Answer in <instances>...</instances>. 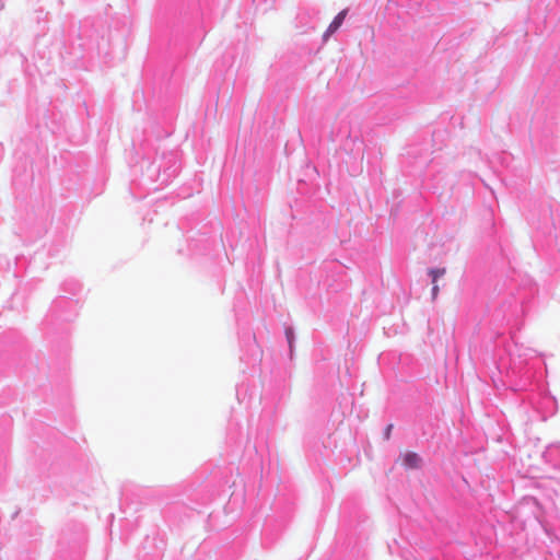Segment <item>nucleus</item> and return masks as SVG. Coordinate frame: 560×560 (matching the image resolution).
I'll use <instances>...</instances> for the list:
<instances>
[{
  "label": "nucleus",
  "mask_w": 560,
  "mask_h": 560,
  "mask_svg": "<svg viewBox=\"0 0 560 560\" xmlns=\"http://www.w3.org/2000/svg\"><path fill=\"white\" fill-rule=\"evenodd\" d=\"M432 291H433V296H435L438 294V291H439L438 285L434 284Z\"/></svg>",
  "instance_id": "obj_4"
},
{
  "label": "nucleus",
  "mask_w": 560,
  "mask_h": 560,
  "mask_svg": "<svg viewBox=\"0 0 560 560\" xmlns=\"http://www.w3.org/2000/svg\"><path fill=\"white\" fill-rule=\"evenodd\" d=\"M347 13H348V10L345 9L335 16V19L332 20V22L329 24L326 32L324 33L325 40L341 26V24L343 23V20L346 19Z\"/></svg>",
  "instance_id": "obj_2"
},
{
  "label": "nucleus",
  "mask_w": 560,
  "mask_h": 560,
  "mask_svg": "<svg viewBox=\"0 0 560 560\" xmlns=\"http://www.w3.org/2000/svg\"><path fill=\"white\" fill-rule=\"evenodd\" d=\"M401 465L408 469L419 468L421 465V458L417 453L406 452L399 457Z\"/></svg>",
  "instance_id": "obj_1"
},
{
  "label": "nucleus",
  "mask_w": 560,
  "mask_h": 560,
  "mask_svg": "<svg viewBox=\"0 0 560 560\" xmlns=\"http://www.w3.org/2000/svg\"><path fill=\"white\" fill-rule=\"evenodd\" d=\"M445 273V269H432L430 270V275L433 278V283H435L438 277L443 276Z\"/></svg>",
  "instance_id": "obj_3"
},
{
  "label": "nucleus",
  "mask_w": 560,
  "mask_h": 560,
  "mask_svg": "<svg viewBox=\"0 0 560 560\" xmlns=\"http://www.w3.org/2000/svg\"><path fill=\"white\" fill-rule=\"evenodd\" d=\"M393 425L389 424L386 429V436L388 438L389 436V433H390V430H392Z\"/></svg>",
  "instance_id": "obj_5"
}]
</instances>
